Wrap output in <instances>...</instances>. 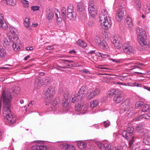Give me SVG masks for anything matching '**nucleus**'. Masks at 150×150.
<instances>
[{"label":"nucleus","mask_w":150,"mask_h":150,"mask_svg":"<svg viewBox=\"0 0 150 150\" xmlns=\"http://www.w3.org/2000/svg\"><path fill=\"white\" fill-rule=\"evenodd\" d=\"M88 7V11L91 16L93 17L97 14V11L96 9L94 8V6L89 4Z\"/></svg>","instance_id":"a211bd4d"},{"label":"nucleus","mask_w":150,"mask_h":150,"mask_svg":"<svg viewBox=\"0 0 150 150\" xmlns=\"http://www.w3.org/2000/svg\"><path fill=\"white\" fill-rule=\"evenodd\" d=\"M8 40L6 38H4L3 40V44L4 46H7L10 45L12 42V40L8 38Z\"/></svg>","instance_id":"c756f323"},{"label":"nucleus","mask_w":150,"mask_h":150,"mask_svg":"<svg viewBox=\"0 0 150 150\" xmlns=\"http://www.w3.org/2000/svg\"><path fill=\"white\" fill-rule=\"evenodd\" d=\"M122 48L123 51L126 54L131 55L134 53V48L128 43H124L122 45Z\"/></svg>","instance_id":"423d86ee"},{"label":"nucleus","mask_w":150,"mask_h":150,"mask_svg":"<svg viewBox=\"0 0 150 150\" xmlns=\"http://www.w3.org/2000/svg\"><path fill=\"white\" fill-rule=\"evenodd\" d=\"M77 145L79 148L81 149H85L87 146V144L82 141H80L78 142Z\"/></svg>","instance_id":"5701e85b"},{"label":"nucleus","mask_w":150,"mask_h":150,"mask_svg":"<svg viewBox=\"0 0 150 150\" xmlns=\"http://www.w3.org/2000/svg\"><path fill=\"white\" fill-rule=\"evenodd\" d=\"M101 16L102 18L103 17L104 18L109 17L108 15V12L106 10H104L101 11L99 16L100 19L101 18Z\"/></svg>","instance_id":"c85d7f7f"},{"label":"nucleus","mask_w":150,"mask_h":150,"mask_svg":"<svg viewBox=\"0 0 150 150\" xmlns=\"http://www.w3.org/2000/svg\"><path fill=\"white\" fill-rule=\"evenodd\" d=\"M15 93L17 94H19L20 93V88H17L15 90Z\"/></svg>","instance_id":"052dcab7"},{"label":"nucleus","mask_w":150,"mask_h":150,"mask_svg":"<svg viewBox=\"0 0 150 150\" xmlns=\"http://www.w3.org/2000/svg\"><path fill=\"white\" fill-rule=\"evenodd\" d=\"M13 42V48L16 51H17L20 49L21 41L19 38L13 39L11 40Z\"/></svg>","instance_id":"6e6552de"},{"label":"nucleus","mask_w":150,"mask_h":150,"mask_svg":"<svg viewBox=\"0 0 150 150\" xmlns=\"http://www.w3.org/2000/svg\"><path fill=\"white\" fill-rule=\"evenodd\" d=\"M41 86H44L47 85L49 83V81L47 79H44L41 80Z\"/></svg>","instance_id":"a18cd8bd"},{"label":"nucleus","mask_w":150,"mask_h":150,"mask_svg":"<svg viewBox=\"0 0 150 150\" xmlns=\"http://www.w3.org/2000/svg\"><path fill=\"white\" fill-rule=\"evenodd\" d=\"M100 22L101 27L104 29H108L111 25V21L109 17L104 18L101 17L100 19Z\"/></svg>","instance_id":"39448f33"},{"label":"nucleus","mask_w":150,"mask_h":150,"mask_svg":"<svg viewBox=\"0 0 150 150\" xmlns=\"http://www.w3.org/2000/svg\"><path fill=\"white\" fill-rule=\"evenodd\" d=\"M22 6L25 8H28L29 7V2L27 0H21Z\"/></svg>","instance_id":"473e14b6"},{"label":"nucleus","mask_w":150,"mask_h":150,"mask_svg":"<svg viewBox=\"0 0 150 150\" xmlns=\"http://www.w3.org/2000/svg\"><path fill=\"white\" fill-rule=\"evenodd\" d=\"M40 7L38 6H32L31 7V10L33 11H36L38 10L39 9Z\"/></svg>","instance_id":"3c124183"},{"label":"nucleus","mask_w":150,"mask_h":150,"mask_svg":"<svg viewBox=\"0 0 150 150\" xmlns=\"http://www.w3.org/2000/svg\"><path fill=\"white\" fill-rule=\"evenodd\" d=\"M134 131L133 128L129 127L127 128L126 130H122L121 132V134L124 138L128 140L130 137L132 135Z\"/></svg>","instance_id":"0eeeda50"},{"label":"nucleus","mask_w":150,"mask_h":150,"mask_svg":"<svg viewBox=\"0 0 150 150\" xmlns=\"http://www.w3.org/2000/svg\"><path fill=\"white\" fill-rule=\"evenodd\" d=\"M54 9L53 11H49L46 15V18L48 21L52 20L54 17Z\"/></svg>","instance_id":"412c9836"},{"label":"nucleus","mask_w":150,"mask_h":150,"mask_svg":"<svg viewBox=\"0 0 150 150\" xmlns=\"http://www.w3.org/2000/svg\"><path fill=\"white\" fill-rule=\"evenodd\" d=\"M146 11L147 13H150V2H147L146 4Z\"/></svg>","instance_id":"8fccbe9b"},{"label":"nucleus","mask_w":150,"mask_h":150,"mask_svg":"<svg viewBox=\"0 0 150 150\" xmlns=\"http://www.w3.org/2000/svg\"><path fill=\"white\" fill-rule=\"evenodd\" d=\"M144 88L146 90H147L148 91H150V87H147V86H144Z\"/></svg>","instance_id":"774afa93"},{"label":"nucleus","mask_w":150,"mask_h":150,"mask_svg":"<svg viewBox=\"0 0 150 150\" xmlns=\"http://www.w3.org/2000/svg\"><path fill=\"white\" fill-rule=\"evenodd\" d=\"M136 33L137 34V37H141L143 36H147L145 30L140 28H138L136 30Z\"/></svg>","instance_id":"f3484780"},{"label":"nucleus","mask_w":150,"mask_h":150,"mask_svg":"<svg viewBox=\"0 0 150 150\" xmlns=\"http://www.w3.org/2000/svg\"><path fill=\"white\" fill-rule=\"evenodd\" d=\"M136 64L139 65V66L137 65L134 66L133 67V68H132L131 69L132 70L135 69H142V66L144 65L143 64L140 63H137Z\"/></svg>","instance_id":"c03bdc74"},{"label":"nucleus","mask_w":150,"mask_h":150,"mask_svg":"<svg viewBox=\"0 0 150 150\" xmlns=\"http://www.w3.org/2000/svg\"><path fill=\"white\" fill-rule=\"evenodd\" d=\"M98 146L100 148V150H112L110 144L104 145L103 144L100 143L98 144Z\"/></svg>","instance_id":"dca6fc26"},{"label":"nucleus","mask_w":150,"mask_h":150,"mask_svg":"<svg viewBox=\"0 0 150 150\" xmlns=\"http://www.w3.org/2000/svg\"><path fill=\"white\" fill-rule=\"evenodd\" d=\"M67 16V17L70 20H74L76 18V14L75 13H73V12H68Z\"/></svg>","instance_id":"72a5a7b5"},{"label":"nucleus","mask_w":150,"mask_h":150,"mask_svg":"<svg viewBox=\"0 0 150 150\" xmlns=\"http://www.w3.org/2000/svg\"><path fill=\"white\" fill-rule=\"evenodd\" d=\"M137 39L138 43L142 46L147 45V36L137 37Z\"/></svg>","instance_id":"ddd939ff"},{"label":"nucleus","mask_w":150,"mask_h":150,"mask_svg":"<svg viewBox=\"0 0 150 150\" xmlns=\"http://www.w3.org/2000/svg\"><path fill=\"white\" fill-rule=\"evenodd\" d=\"M116 84H118L119 85H123L124 86H127L129 85L128 83H121L119 82H117L116 83Z\"/></svg>","instance_id":"864d4df0"},{"label":"nucleus","mask_w":150,"mask_h":150,"mask_svg":"<svg viewBox=\"0 0 150 150\" xmlns=\"http://www.w3.org/2000/svg\"><path fill=\"white\" fill-rule=\"evenodd\" d=\"M40 150H47L48 148L47 146L45 145H40Z\"/></svg>","instance_id":"603ef678"},{"label":"nucleus","mask_w":150,"mask_h":150,"mask_svg":"<svg viewBox=\"0 0 150 150\" xmlns=\"http://www.w3.org/2000/svg\"><path fill=\"white\" fill-rule=\"evenodd\" d=\"M8 25L4 20L3 16L0 15V28L4 30H6L8 28Z\"/></svg>","instance_id":"9b49d317"},{"label":"nucleus","mask_w":150,"mask_h":150,"mask_svg":"<svg viewBox=\"0 0 150 150\" xmlns=\"http://www.w3.org/2000/svg\"><path fill=\"white\" fill-rule=\"evenodd\" d=\"M1 98L3 102V116L8 122L13 123L15 122V119L13 117L10 110L12 96L8 90H4L2 92Z\"/></svg>","instance_id":"f257e3e1"},{"label":"nucleus","mask_w":150,"mask_h":150,"mask_svg":"<svg viewBox=\"0 0 150 150\" xmlns=\"http://www.w3.org/2000/svg\"><path fill=\"white\" fill-rule=\"evenodd\" d=\"M40 145L36 144L33 146L31 148V150H40Z\"/></svg>","instance_id":"09e8293b"},{"label":"nucleus","mask_w":150,"mask_h":150,"mask_svg":"<svg viewBox=\"0 0 150 150\" xmlns=\"http://www.w3.org/2000/svg\"><path fill=\"white\" fill-rule=\"evenodd\" d=\"M56 90L55 88L51 86H48L45 89L44 94L45 98L48 100H51L55 95Z\"/></svg>","instance_id":"7ed1b4c3"},{"label":"nucleus","mask_w":150,"mask_h":150,"mask_svg":"<svg viewBox=\"0 0 150 150\" xmlns=\"http://www.w3.org/2000/svg\"><path fill=\"white\" fill-rule=\"evenodd\" d=\"M137 6H138V10L140 9L141 6V3L140 1H138L137 3Z\"/></svg>","instance_id":"13d9d810"},{"label":"nucleus","mask_w":150,"mask_h":150,"mask_svg":"<svg viewBox=\"0 0 150 150\" xmlns=\"http://www.w3.org/2000/svg\"><path fill=\"white\" fill-rule=\"evenodd\" d=\"M113 44L117 49L120 48L121 45V38L118 37L114 36L112 38Z\"/></svg>","instance_id":"4468645a"},{"label":"nucleus","mask_w":150,"mask_h":150,"mask_svg":"<svg viewBox=\"0 0 150 150\" xmlns=\"http://www.w3.org/2000/svg\"><path fill=\"white\" fill-rule=\"evenodd\" d=\"M124 15L123 11L119 10L116 14V20L119 22H120L123 19Z\"/></svg>","instance_id":"aec40b11"},{"label":"nucleus","mask_w":150,"mask_h":150,"mask_svg":"<svg viewBox=\"0 0 150 150\" xmlns=\"http://www.w3.org/2000/svg\"><path fill=\"white\" fill-rule=\"evenodd\" d=\"M62 13L63 14L64 16H65L66 15V9L64 8H62Z\"/></svg>","instance_id":"4d7b16f0"},{"label":"nucleus","mask_w":150,"mask_h":150,"mask_svg":"<svg viewBox=\"0 0 150 150\" xmlns=\"http://www.w3.org/2000/svg\"><path fill=\"white\" fill-rule=\"evenodd\" d=\"M119 91L115 89H111L108 91V95L109 97H112L114 95H115Z\"/></svg>","instance_id":"b1692460"},{"label":"nucleus","mask_w":150,"mask_h":150,"mask_svg":"<svg viewBox=\"0 0 150 150\" xmlns=\"http://www.w3.org/2000/svg\"><path fill=\"white\" fill-rule=\"evenodd\" d=\"M33 47H28L26 48V50L28 51L32 50H33Z\"/></svg>","instance_id":"69168bd1"},{"label":"nucleus","mask_w":150,"mask_h":150,"mask_svg":"<svg viewBox=\"0 0 150 150\" xmlns=\"http://www.w3.org/2000/svg\"><path fill=\"white\" fill-rule=\"evenodd\" d=\"M130 105V100L128 99H127L120 104V107L123 110L126 111L129 108Z\"/></svg>","instance_id":"f8f14e48"},{"label":"nucleus","mask_w":150,"mask_h":150,"mask_svg":"<svg viewBox=\"0 0 150 150\" xmlns=\"http://www.w3.org/2000/svg\"><path fill=\"white\" fill-rule=\"evenodd\" d=\"M96 55L99 57L104 58H107L109 57V55L108 54H102L99 52H96Z\"/></svg>","instance_id":"79ce46f5"},{"label":"nucleus","mask_w":150,"mask_h":150,"mask_svg":"<svg viewBox=\"0 0 150 150\" xmlns=\"http://www.w3.org/2000/svg\"><path fill=\"white\" fill-rule=\"evenodd\" d=\"M124 96L121 91H119L114 96L113 100L116 103H118L121 102L123 100Z\"/></svg>","instance_id":"1a4fd4ad"},{"label":"nucleus","mask_w":150,"mask_h":150,"mask_svg":"<svg viewBox=\"0 0 150 150\" xmlns=\"http://www.w3.org/2000/svg\"><path fill=\"white\" fill-rule=\"evenodd\" d=\"M96 39L97 40L96 42L98 44L100 43L99 46L101 48L105 50H108L109 49V47L105 41L103 40L101 41L100 39L98 37L96 38Z\"/></svg>","instance_id":"9d476101"},{"label":"nucleus","mask_w":150,"mask_h":150,"mask_svg":"<svg viewBox=\"0 0 150 150\" xmlns=\"http://www.w3.org/2000/svg\"><path fill=\"white\" fill-rule=\"evenodd\" d=\"M68 150H76L75 147L72 145H69Z\"/></svg>","instance_id":"6e6d98bb"},{"label":"nucleus","mask_w":150,"mask_h":150,"mask_svg":"<svg viewBox=\"0 0 150 150\" xmlns=\"http://www.w3.org/2000/svg\"><path fill=\"white\" fill-rule=\"evenodd\" d=\"M76 43L78 45L82 47H85L86 46V44L83 41L79 40L76 42Z\"/></svg>","instance_id":"c9c22d12"},{"label":"nucleus","mask_w":150,"mask_h":150,"mask_svg":"<svg viewBox=\"0 0 150 150\" xmlns=\"http://www.w3.org/2000/svg\"><path fill=\"white\" fill-rule=\"evenodd\" d=\"M55 17L56 19L57 23L59 24L61 23L62 19L60 16V14L58 9L57 8L54 9Z\"/></svg>","instance_id":"2eb2a0df"},{"label":"nucleus","mask_w":150,"mask_h":150,"mask_svg":"<svg viewBox=\"0 0 150 150\" xmlns=\"http://www.w3.org/2000/svg\"><path fill=\"white\" fill-rule=\"evenodd\" d=\"M64 99H65V101L63 102V105L64 107H66L68 106L69 104V102L68 101L69 99V94L67 93L64 95Z\"/></svg>","instance_id":"cd10ccee"},{"label":"nucleus","mask_w":150,"mask_h":150,"mask_svg":"<svg viewBox=\"0 0 150 150\" xmlns=\"http://www.w3.org/2000/svg\"><path fill=\"white\" fill-rule=\"evenodd\" d=\"M143 104L142 102L138 101L135 104V107L136 108H138L141 107Z\"/></svg>","instance_id":"de8ad7c7"},{"label":"nucleus","mask_w":150,"mask_h":150,"mask_svg":"<svg viewBox=\"0 0 150 150\" xmlns=\"http://www.w3.org/2000/svg\"><path fill=\"white\" fill-rule=\"evenodd\" d=\"M83 105L81 104H78L75 105V109L77 111H79L81 110Z\"/></svg>","instance_id":"ea45409f"},{"label":"nucleus","mask_w":150,"mask_h":150,"mask_svg":"<svg viewBox=\"0 0 150 150\" xmlns=\"http://www.w3.org/2000/svg\"><path fill=\"white\" fill-rule=\"evenodd\" d=\"M41 79L40 77H37L35 79V85L37 87L41 86Z\"/></svg>","instance_id":"f704fd0d"},{"label":"nucleus","mask_w":150,"mask_h":150,"mask_svg":"<svg viewBox=\"0 0 150 150\" xmlns=\"http://www.w3.org/2000/svg\"><path fill=\"white\" fill-rule=\"evenodd\" d=\"M144 127L143 125L139 124L137 126L136 130L138 132L142 133L143 132V131L145 129H144Z\"/></svg>","instance_id":"2f4dec72"},{"label":"nucleus","mask_w":150,"mask_h":150,"mask_svg":"<svg viewBox=\"0 0 150 150\" xmlns=\"http://www.w3.org/2000/svg\"><path fill=\"white\" fill-rule=\"evenodd\" d=\"M18 32L17 29L13 26L9 27L8 32L7 34V37L10 40L18 38Z\"/></svg>","instance_id":"20e7f679"},{"label":"nucleus","mask_w":150,"mask_h":150,"mask_svg":"<svg viewBox=\"0 0 150 150\" xmlns=\"http://www.w3.org/2000/svg\"><path fill=\"white\" fill-rule=\"evenodd\" d=\"M111 60L113 62H115L117 63H119L120 62V61L119 60H117L116 59H111Z\"/></svg>","instance_id":"338daca9"},{"label":"nucleus","mask_w":150,"mask_h":150,"mask_svg":"<svg viewBox=\"0 0 150 150\" xmlns=\"http://www.w3.org/2000/svg\"><path fill=\"white\" fill-rule=\"evenodd\" d=\"M69 145L67 144L63 143L61 145V147L64 150H68L69 148Z\"/></svg>","instance_id":"a19ab883"},{"label":"nucleus","mask_w":150,"mask_h":150,"mask_svg":"<svg viewBox=\"0 0 150 150\" xmlns=\"http://www.w3.org/2000/svg\"><path fill=\"white\" fill-rule=\"evenodd\" d=\"M105 127H108L110 125V122H107L106 121L104 122Z\"/></svg>","instance_id":"bf43d9fd"},{"label":"nucleus","mask_w":150,"mask_h":150,"mask_svg":"<svg viewBox=\"0 0 150 150\" xmlns=\"http://www.w3.org/2000/svg\"><path fill=\"white\" fill-rule=\"evenodd\" d=\"M125 23L126 25L127 26L128 28L132 29L133 28L134 25L132 22V19L129 18H127L125 20Z\"/></svg>","instance_id":"4be33fe9"},{"label":"nucleus","mask_w":150,"mask_h":150,"mask_svg":"<svg viewBox=\"0 0 150 150\" xmlns=\"http://www.w3.org/2000/svg\"><path fill=\"white\" fill-rule=\"evenodd\" d=\"M150 109V105L148 104H145L143 108L142 111L143 112H146Z\"/></svg>","instance_id":"e433bc0d"},{"label":"nucleus","mask_w":150,"mask_h":150,"mask_svg":"<svg viewBox=\"0 0 150 150\" xmlns=\"http://www.w3.org/2000/svg\"><path fill=\"white\" fill-rule=\"evenodd\" d=\"M99 102L98 100H92L90 103V107L92 109L96 107L99 104Z\"/></svg>","instance_id":"a878e982"},{"label":"nucleus","mask_w":150,"mask_h":150,"mask_svg":"<svg viewBox=\"0 0 150 150\" xmlns=\"http://www.w3.org/2000/svg\"><path fill=\"white\" fill-rule=\"evenodd\" d=\"M127 146L125 145L117 146L116 148V150H127Z\"/></svg>","instance_id":"58836bf2"},{"label":"nucleus","mask_w":150,"mask_h":150,"mask_svg":"<svg viewBox=\"0 0 150 150\" xmlns=\"http://www.w3.org/2000/svg\"><path fill=\"white\" fill-rule=\"evenodd\" d=\"M24 24L26 28H28L30 24V18H26L24 20Z\"/></svg>","instance_id":"4c0bfd02"},{"label":"nucleus","mask_w":150,"mask_h":150,"mask_svg":"<svg viewBox=\"0 0 150 150\" xmlns=\"http://www.w3.org/2000/svg\"><path fill=\"white\" fill-rule=\"evenodd\" d=\"M142 134L143 139L150 137V132L147 129H145Z\"/></svg>","instance_id":"bb28decb"},{"label":"nucleus","mask_w":150,"mask_h":150,"mask_svg":"<svg viewBox=\"0 0 150 150\" xmlns=\"http://www.w3.org/2000/svg\"><path fill=\"white\" fill-rule=\"evenodd\" d=\"M81 72L84 73L85 74H90V72L86 69H83L81 70Z\"/></svg>","instance_id":"5fc2aeb1"},{"label":"nucleus","mask_w":150,"mask_h":150,"mask_svg":"<svg viewBox=\"0 0 150 150\" xmlns=\"http://www.w3.org/2000/svg\"><path fill=\"white\" fill-rule=\"evenodd\" d=\"M4 3L9 5H14L16 3V0H2Z\"/></svg>","instance_id":"7c9ffc66"},{"label":"nucleus","mask_w":150,"mask_h":150,"mask_svg":"<svg viewBox=\"0 0 150 150\" xmlns=\"http://www.w3.org/2000/svg\"><path fill=\"white\" fill-rule=\"evenodd\" d=\"M54 48V47L53 46H48L46 47V49L48 50H50Z\"/></svg>","instance_id":"0e129e2a"},{"label":"nucleus","mask_w":150,"mask_h":150,"mask_svg":"<svg viewBox=\"0 0 150 150\" xmlns=\"http://www.w3.org/2000/svg\"><path fill=\"white\" fill-rule=\"evenodd\" d=\"M6 54V50L3 47H0V59L5 57Z\"/></svg>","instance_id":"393cba45"},{"label":"nucleus","mask_w":150,"mask_h":150,"mask_svg":"<svg viewBox=\"0 0 150 150\" xmlns=\"http://www.w3.org/2000/svg\"><path fill=\"white\" fill-rule=\"evenodd\" d=\"M143 142L146 145H150V137L143 139Z\"/></svg>","instance_id":"37998d69"},{"label":"nucleus","mask_w":150,"mask_h":150,"mask_svg":"<svg viewBox=\"0 0 150 150\" xmlns=\"http://www.w3.org/2000/svg\"><path fill=\"white\" fill-rule=\"evenodd\" d=\"M100 92L99 89H96L95 90L91 91L88 95V99H90L93 98L96 95L98 94Z\"/></svg>","instance_id":"6ab92c4d"},{"label":"nucleus","mask_w":150,"mask_h":150,"mask_svg":"<svg viewBox=\"0 0 150 150\" xmlns=\"http://www.w3.org/2000/svg\"><path fill=\"white\" fill-rule=\"evenodd\" d=\"M73 7L72 5L70 4L67 7V11L68 12L71 13L73 11Z\"/></svg>","instance_id":"49530a36"},{"label":"nucleus","mask_w":150,"mask_h":150,"mask_svg":"<svg viewBox=\"0 0 150 150\" xmlns=\"http://www.w3.org/2000/svg\"><path fill=\"white\" fill-rule=\"evenodd\" d=\"M141 84H139L137 83H133V86H134L139 87L141 86Z\"/></svg>","instance_id":"e2e57ef3"},{"label":"nucleus","mask_w":150,"mask_h":150,"mask_svg":"<svg viewBox=\"0 0 150 150\" xmlns=\"http://www.w3.org/2000/svg\"><path fill=\"white\" fill-rule=\"evenodd\" d=\"M59 68H63L64 69L66 68L67 67H61L60 66H57V67L56 68V69L58 70H59L60 71H63V70Z\"/></svg>","instance_id":"680f3d73"},{"label":"nucleus","mask_w":150,"mask_h":150,"mask_svg":"<svg viewBox=\"0 0 150 150\" xmlns=\"http://www.w3.org/2000/svg\"><path fill=\"white\" fill-rule=\"evenodd\" d=\"M86 90V86H82L76 96L74 95H72L71 101L73 103H75L76 100L82 99L85 96Z\"/></svg>","instance_id":"f03ea898"}]
</instances>
